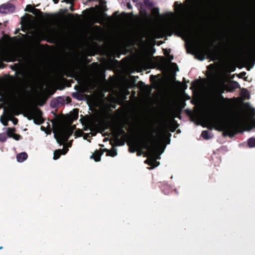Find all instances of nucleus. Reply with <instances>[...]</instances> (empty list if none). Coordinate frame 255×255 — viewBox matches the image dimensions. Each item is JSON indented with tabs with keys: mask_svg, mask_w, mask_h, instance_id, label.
<instances>
[{
	"mask_svg": "<svg viewBox=\"0 0 255 255\" xmlns=\"http://www.w3.org/2000/svg\"><path fill=\"white\" fill-rule=\"evenodd\" d=\"M174 10L179 23L167 25L163 30L168 36L174 32L185 41L187 53L191 54V0H185L184 3H174Z\"/></svg>",
	"mask_w": 255,
	"mask_h": 255,
	"instance_id": "1",
	"label": "nucleus"
},
{
	"mask_svg": "<svg viewBox=\"0 0 255 255\" xmlns=\"http://www.w3.org/2000/svg\"><path fill=\"white\" fill-rule=\"evenodd\" d=\"M194 0H192V55L199 60L205 59L212 60H217L221 54L224 51L233 50L235 46V42L233 40H224L220 45H216L213 49L212 46L215 45V41L211 39L195 44L194 40ZM227 40V39H226Z\"/></svg>",
	"mask_w": 255,
	"mask_h": 255,
	"instance_id": "2",
	"label": "nucleus"
},
{
	"mask_svg": "<svg viewBox=\"0 0 255 255\" xmlns=\"http://www.w3.org/2000/svg\"><path fill=\"white\" fill-rule=\"evenodd\" d=\"M223 92L222 91L218 95L217 99L223 101L228 107H229L228 112L232 118L211 115L206 119V127L211 130L214 128L218 131H222L224 136L233 137L237 133V131L239 128L240 116L238 112L231 109V105L228 103L231 99L225 98L222 95Z\"/></svg>",
	"mask_w": 255,
	"mask_h": 255,
	"instance_id": "3",
	"label": "nucleus"
},
{
	"mask_svg": "<svg viewBox=\"0 0 255 255\" xmlns=\"http://www.w3.org/2000/svg\"><path fill=\"white\" fill-rule=\"evenodd\" d=\"M133 148H129L130 152H134L137 149H139L141 146L147 150L149 158L145 161V163L151 166L152 168L159 165V162L157 161L156 159L160 158V155L163 151L158 152L159 141L154 135V131L150 132L141 138L134 139L133 140Z\"/></svg>",
	"mask_w": 255,
	"mask_h": 255,
	"instance_id": "4",
	"label": "nucleus"
},
{
	"mask_svg": "<svg viewBox=\"0 0 255 255\" xmlns=\"http://www.w3.org/2000/svg\"><path fill=\"white\" fill-rule=\"evenodd\" d=\"M75 129V126L60 127L58 129L60 137L58 138L57 135H54L58 143L62 144L64 142L67 141L70 136L73 134Z\"/></svg>",
	"mask_w": 255,
	"mask_h": 255,
	"instance_id": "5",
	"label": "nucleus"
},
{
	"mask_svg": "<svg viewBox=\"0 0 255 255\" xmlns=\"http://www.w3.org/2000/svg\"><path fill=\"white\" fill-rule=\"evenodd\" d=\"M28 116L27 119L29 120H33L35 124L40 125L44 122L42 118L43 113L42 111L37 107H33L27 111Z\"/></svg>",
	"mask_w": 255,
	"mask_h": 255,
	"instance_id": "6",
	"label": "nucleus"
},
{
	"mask_svg": "<svg viewBox=\"0 0 255 255\" xmlns=\"http://www.w3.org/2000/svg\"><path fill=\"white\" fill-rule=\"evenodd\" d=\"M125 126L122 124L117 127H113L112 130L113 132V134L115 137V142L116 146L123 145L125 144V141L121 140L119 137L121 135H127V133L124 129Z\"/></svg>",
	"mask_w": 255,
	"mask_h": 255,
	"instance_id": "7",
	"label": "nucleus"
},
{
	"mask_svg": "<svg viewBox=\"0 0 255 255\" xmlns=\"http://www.w3.org/2000/svg\"><path fill=\"white\" fill-rule=\"evenodd\" d=\"M15 7L12 4H3L0 6V13L7 14L13 12Z\"/></svg>",
	"mask_w": 255,
	"mask_h": 255,
	"instance_id": "8",
	"label": "nucleus"
},
{
	"mask_svg": "<svg viewBox=\"0 0 255 255\" xmlns=\"http://www.w3.org/2000/svg\"><path fill=\"white\" fill-rule=\"evenodd\" d=\"M227 87L229 92H233L235 89L240 87L239 83L234 80L230 81L227 85Z\"/></svg>",
	"mask_w": 255,
	"mask_h": 255,
	"instance_id": "9",
	"label": "nucleus"
},
{
	"mask_svg": "<svg viewBox=\"0 0 255 255\" xmlns=\"http://www.w3.org/2000/svg\"><path fill=\"white\" fill-rule=\"evenodd\" d=\"M103 154V151L100 152V150H96L94 153L90 156V158L93 159L96 162L101 160V157Z\"/></svg>",
	"mask_w": 255,
	"mask_h": 255,
	"instance_id": "10",
	"label": "nucleus"
},
{
	"mask_svg": "<svg viewBox=\"0 0 255 255\" xmlns=\"http://www.w3.org/2000/svg\"><path fill=\"white\" fill-rule=\"evenodd\" d=\"M248 66L247 67V69L250 71L253 68L255 64V55H252L248 60Z\"/></svg>",
	"mask_w": 255,
	"mask_h": 255,
	"instance_id": "11",
	"label": "nucleus"
},
{
	"mask_svg": "<svg viewBox=\"0 0 255 255\" xmlns=\"http://www.w3.org/2000/svg\"><path fill=\"white\" fill-rule=\"evenodd\" d=\"M67 152V150L64 151L63 149H57L55 150L54 152L53 159L57 160L59 159L62 154H65Z\"/></svg>",
	"mask_w": 255,
	"mask_h": 255,
	"instance_id": "12",
	"label": "nucleus"
},
{
	"mask_svg": "<svg viewBox=\"0 0 255 255\" xmlns=\"http://www.w3.org/2000/svg\"><path fill=\"white\" fill-rule=\"evenodd\" d=\"M25 10L29 11V12H32L33 13H35V12H34V11L37 12L41 15L43 14V12L41 11L40 9L34 8L31 4L27 5Z\"/></svg>",
	"mask_w": 255,
	"mask_h": 255,
	"instance_id": "13",
	"label": "nucleus"
},
{
	"mask_svg": "<svg viewBox=\"0 0 255 255\" xmlns=\"http://www.w3.org/2000/svg\"><path fill=\"white\" fill-rule=\"evenodd\" d=\"M27 156L26 152L20 153L16 156L17 160L19 162H22L27 159Z\"/></svg>",
	"mask_w": 255,
	"mask_h": 255,
	"instance_id": "14",
	"label": "nucleus"
},
{
	"mask_svg": "<svg viewBox=\"0 0 255 255\" xmlns=\"http://www.w3.org/2000/svg\"><path fill=\"white\" fill-rule=\"evenodd\" d=\"M179 125L175 120H173L172 123L170 124L169 129L171 132H174L176 129L178 127Z\"/></svg>",
	"mask_w": 255,
	"mask_h": 255,
	"instance_id": "15",
	"label": "nucleus"
},
{
	"mask_svg": "<svg viewBox=\"0 0 255 255\" xmlns=\"http://www.w3.org/2000/svg\"><path fill=\"white\" fill-rule=\"evenodd\" d=\"M201 136L205 139H209L213 137L212 133L209 132L208 130H203L201 133Z\"/></svg>",
	"mask_w": 255,
	"mask_h": 255,
	"instance_id": "16",
	"label": "nucleus"
},
{
	"mask_svg": "<svg viewBox=\"0 0 255 255\" xmlns=\"http://www.w3.org/2000/svg\"><path fill=\"white\" fill-rule=\"evenodd\" d=\"M44 19L47 22H51L54 20L55 16L52 14L45 13Z\"/></svg>",
	"mask_w": 255,
	"mask_h": 255,
	"instance_id": "17",
	"label": "nucleus"
},
{
	"mask_svg": "<svg viewBox=\"0 0 255 255\" xmlns=\"http://www.w3.org/2000/svg\"><path fill=\"white\" fill-rule=\"evenodd\" d=\"M15 131V128H8L7 129L6 131V135L7 137H12V136H10V135H13V134L14 133V132Z\"/></svg>",
	"mask_w": 255,
	"mask_h": 255,
	"instance_id": "18",
	"label": "nucleus"
},
{
	"mask_svg": "<svg viewBox=\"0 0 255 255\" xmlns=\"http://www.w3.org/2000/svg\"><path fill=\"white\" fill-rule=\"evenodd\" d=\"M248 144L250 147H255V137H251L248 139Z\"/></svg>",
	"mask_w": 255,
	"mask_h": 255,
	"instance_id": "19",
	"label": "nucleus"
},
{
	"mask_svg": "<svg viewBox=\"0 0 255 255\" xmlns=\"http://www.w3.org/2000/svg\"><path fill=\"white\" fill-rule=\"evenodd\" d=\"M151 14L154 16H158L160 14L159 9L158 7H154L151 9Z\"/></svg>",
	"mask_w": 255,
	"mask_h": 255,
	"instance_id": "20",
	"label": "nucleus"
},
{
	"mask_svg": "<svg viewBox=\"0 0 255 255\" xmlns=\"http://www.w3.org/2000/svg\"><path fill=\"white\" fill-rule=\"evenodd\" d=\"M8 114L10 116H12L13 115H18L19 113L16 109L11 108L8 111Z\"/></svg>",
	"mask_w": 255,
	"mask_h": 255,
	"instance_id": "21",
	"label": "nucleus"
},
{
	"mask_svg": "<svg viewBox=\"0 0 255 255\" xmlns=\"http://www.w3.org/2000/svg\"><path fill=\"white\" fill-rule=\"evenodd\" d=\"M117 154V149L116 148H113L111 150L108 151L107 153L108 156H111L112 157H114Z\"/></svg>",
	"mask_w": 255,
	"mask_h": 255,
	"instance_id": "22",
	"label": "nucleus"
},
{
	"mask_svg": "<svg viewBox=\"0 0 255 255\" xmlns=\"http://www.w3.org/2000/svg\"><path fill=\"white\" fill-rule=\"evenodd\" d=\"M143 3L147 8H151L153 6V3L150 1V0H144Z\"/></svg>",
	"mask_w": 255,
	"mask_h": 255,
	"instance_id": "23",
	"label": "nucleus"
},
{
	"mask_svg": "<svg viewBox=\"0 0 255 255\" xmlns=\"http://www.w3.org/2000/svg\"><path fill=\"white\" fill-rule=\"evenodd\" d=\"M100 5H101L102 9L103 11L107 10V8L106 5V1L104 0H100Z\"/></svg>",
	"mask_w": 255,
	"mask_h": 255,
	"instance_id": "24",
	"label": "nucleus"
},
{
	"mask_svg": "<svg viewBox=\"0 0 255 255\" xmlns=\"http://www.w3.org/2000/svg\"><path fill=\"white\" fill-rule=\"evenodd\" d=\"M7 135L5 133H0V141L4 142L7 139Z\"/></svg>",
	"mask_w": 255,
	"mask_h": 255,
	"instance_id": "25",
	"label": "nucleus"
},
{
	"mask_svg": "<svg viewBox=\"0 0 255 255\" xmlns=\"http://www.w3.org/2000/svg\"><path fill=\"white\" fill-rule=\"evenodd\" d=\"M250 116L251 118V121L252 120L255 119V109H254V108L251 109V110L250 111Z\"/></svg>",
	"mask_w": 255,
	"mask_h": 255,
	"instance_id": "26",
	"label": "nucleus"
},
{
	"mask_svg": "<svg viewBox=\"0 0 255 255\" xmlns=\"http://www.w3.org/2000/svg\"><path fill=\"white\" fill-rule=\"evenodd\" d=\"M78 118V110L77 109H75L73 110V119L74 120H77Z\"/></svg>",
	"mask_w": 255,
	"mask_h": 255,
	"instance_id": "27",
	"label": "nucleus"
},
{
	"mask_svg": "<svg viewBox=\"0 0 255 255\" xmlns=\"http://www.w3.org/2000/svg\"><path fill=\"white\" fill-rule=\"evenodd\" d=\"M83 134V131L80 129H76L75 132V135L76 137H80V136H82Z\"/></svg>",
	"mask_w": 255,
	"mask_h": 255,
	"instance_id": "28",
	"label": "nucleus"
},
{
	"mask_svg": "<svg viewBox=\"0 0 255 255\" xmlns=\"http://www.w3.org/2000/svg\"><path fill=\"white\" fill-rule=\"evenodd\" d=\"M251 126H250L247 129V130L248 131L251 130L253 128H255V119H253L251 121Z\"/></svg>",
	"mask_w": 255,
	"mask_h": 255,
	"instance_id": "29",
	"label": "nucleus"
},
{
	"mask_svg": "<svg viewBox=\"0 0 255 255\" xmlns=\"http://www.w3.org/2000/svg\"><path fill=\"white\" fill-rule=\"evenodd\" d=\"M0 122L4 126H7L8 125V120L5 118L1 117L0 118Z\"/></svg>",
	"mask_w": 255,
	"mask_h": 255,
	"instance_id": "30",
	"label": "nucleus"
},
{
	"mask_svg": "<svg viewBox=\"0 0 255 255\" xmlns=\"http://www.w3.org/2000/svg\"><path fill=\"white\" fill-rule=\"evenodd\" d=\"M10 136H12V138L16 140H19V139L22 138V137L20 135L16 133H14L13 135H10Z\"/></svg>",
	"mask_w": 255,
	"mask_h": 255,
	"instance_id": "31",
	"label": "nucleus"
},
{
	"mask_svg": "<svg viewBox=\"0 0 255 255\" xmlns=\"http://www.w3.org/2000/svg\"><path fill=\"white\" fill-rule=\"evenodd\" d=\"M194 87V82H192V105H194L195 104V100L194 99V96H193V93L194 92V91L193 90Z\"/></svg>",
	"mask_w": 255,
	"mask_h": 255,
	"instance_id": "32",
	"label": "nucleus"
},
{
	"mask_svg": "<svg viewBox=\"0 0 255 255\" xmlns=\"http://www.w3.org/2000/svg\"><path fill=\"white\" fill-rule=\"evenodd\" d=\"M186 113L188 116L189 117L190 120L191 121V110L187 109L186 110Z\"/></svg>",
	"mask_w": 255,
	"mask_h": 255,
	"instance_id": "33",
	"label": "nucleus"
},
{
	"mask_svg": "<svg viewBox=\"0 0 255 255\" xmlns=\"http://www.w3.org/2000/svg\"><path fill=\"white\" fill-rule=\"evenodd\" d=\"M12 122H13V124L15 125H17V123H18V120L16 118H14L13 119H12Z\"/></svg>",
	"mask_w": 255,
	"mask_h": 255,
	"instance_id": "34",
	"label": "nucleus"
},
{
	"mask_svg": "<svg viewBox=\"0 0 255 255\" xmlns=\"http://www.w3.org/2000/svg\"><path fill=\"white\" fill-rule=\"evenodd\" d=\"M127 7L128 8V9H132V6L129 2L127 3Z\"/></svg>",
	"mask_w": 255,
	"mask_h": 255,
	"instance_id": "35",
	"label": "nucleus"
},
{
	"mask_svg": "<svg viewBox=\"0 0 255 255\" xmlns=\"http://www.w3.org/2000/svg\"><path fill=\"white\" fill-rule=\"evenodd\" d=\"M180 85L181 86V88L182 90H185V89L187 88V85L186 84H182L181 83H180Z\"/></svg>",
	"mask_w": 255,
	"mask_h": 255,
	"instance_id": "36",
	"label": "nucleus"
},
{
	"mask_svg": "<svg viewBox=\"0 0 255 255\" xmlns=\"http://www.w3.org/2000/svg\"><path fill=\"white\" fill-rule=\"evenodd\" d=\"M66 100L67 103H70L71 102V99L69 97H67Z\"/></svg>",
	"mask_w": 255,
	"mask_h": 255,
	"instance_id": "37",
	"label": "nucleus"
},
{
	"mask_svg": "<svg viewBox=\"0 0 255 255\" xmlns=\"http://www.w3.org/2000/svg\"><path fill=\"white\" fill-rule=\"evenodd\" d=\"M72 5L70 6V10H71V11H74V6L73 5V1L72 2V3H71Z\"/></svg>",
	"mask_w": 255,
	"mask_h": 255,
	"instance_id": "38",
	"label": "nucleus"
},
{
	"mask_svg": "<svg viewBox=\"0 0 255 255\" xmlns=\"http://www.w3.org/2000/svg\"><path fill=\"white\" fill-rule=\"evenodd\" d=\"M246 74V73L245 72H241L240 74V77H243V76H245Z\"/></svg>",
	"mask_w": 255,
	"mask_h": 255,
	"instance_id": "39",
	"label": "nucleus"
},
{
	"mask_svg": "<svg viewBox=\"0 0 255 255\" xmlns=\"http://www.w3.org/2000/svg\"><path fill=\"white\" fill-rule=\"evenodd\" d=\"M64 100L61 97H59L58 98V102H61L62 101H64Z\"/></svg>",
	"mask_w": 255,
	"mask_h": 255,
	"instance_id": "40",
	"label": "nucleus"
},
{
	"mask_svg": "<svg viewBox=\"0 0 255 255\" xmlns=\"http://www.w3.org/2000/svg\"><path fill=\"white\" fill-rule=\"evenodd\" d=\"M159 58L161 59L160 63V64H162L164 61V58L163 57H159Z\"/></svg>",
	"mask_w": 255,
	"mask_h": 255,
	"instance_id": "41",
	"label": "nucleus"
},
{
	"mask_svg": "<svg viewBox=\"0 0 255 255\" xmlns=\"http://www.w3.org/2000/svg\"><path fill=\"white\" fill-rule=\"evenodd\" d=\"M192 122L194 121V109H192Z\"/></svg>",
	"mask_w": 255,
	"mask_h": 255,
	"instance_id": "42",
	"label": "nucleus"
},
{
	"mask_svg": "<svg viewBox=\"0 0 255 255\" xmlns=\"http://www.w3.org/2000/svg\"><path fill=\"white\" fill-rule=\"evenodd\" d=\"M100 151V152L103 151V153H104V151H107L108 152V151H109V150H108L107 148H105V149H101Z\"/></svg>",
	"mask_w": 255,
	"mask_h": 255,
	"instance_id": "43",
	"label": "nucleus"
},
{
	"mask_svg": "<svg viewBox=\"0 0 255 255\" xmlns=\"http://www.w3.org/2000/svg\"><path fill=\"white\" fill-rule=\"evenodd\" d=\"M118 13H119V11H115V12H114V13H113V15H114V16H118Z\"/></svg>",
	"mask_w": 255,
	"mask_h": 255,
	"instance_id": "44",
	"label": "nucleus"
},
{
	"mask_svg": "<svg viewBox=\"0 0 255 255\" xmlns=\"http://www.w3.org/2000/svg\"><path fill=\"white\" fill-rule=\"evenodd\" d=\"M74 15L72 13H69L68 14V16L70 18H72L73 17Z\"/></svg>",
	"mask_w": 255,
	"mask_h": 255,
	"instance_id": "45",
	"label": "nucleus"
},
{
	"mask_svg": "<svg viewBox=\"0 0 255 255\" xmlns=\"http://www.w3.org/2000/svg\"><path fill=\"white\" fill-rule=\"evenodd\" d=\"M165 133H167V135H168V136L169 137H170L171 136V133H170L169 132H165Z\"/></svg>",
	"mask_w": 255,
	"mask_h": 255,
	"instance_id": "46",
	"label": "nucleus"
},
{
	"mask_svg": "<svg viewBox=\"0 0 255 255\" xmlns=\"http://www.w3.org/2000/svg\"><path fill=\"white\" fill-rule=\"evenodd\" d=\"M173 59V56H169V60L170 61H171Z\"/></svg>",
	"mask_w": 255,
	"mask_h": 255,
	"instance_id": "47",
	"label": "nucleus"
},
{
	"mask_svg": "<svg viewBox=\"0 0 255 255\" xmlns=\"http://www.w3.org/2000/svg\"><path fill=\"white\" fill-rule=\"evenodd\" d=\"M138 84H139V85H143V84H144L143 82H142V81H139V82H138Z\"/></svg>",
	"mask_w": 255,
	"mask_h": 255,
	"instance_id": "48",
	"label": "nucleus"
},
{
	"mask_svg": "<svg viewBox=\"0 0 255 255\" xmlns=\"http://www.w3.org/2000/svg\"><path fill=\"white\" fill-rule=\"evenodd\" d=\"M74 74H72L71 75H70L69 76L70 77H72V78H74Z\"/></svg>",
	"mask_w": 255,
	"mask_h": 255,
	"instance_id": "49",
	"label": "nucleus"
},
{
	"mask_svg": "<svg viewBox=\"0 0 255 255\" xmlns=\"http://www.w3.org/2000/svg\"><path fill=\"white\" fill-rule=\"evenodd\" d=\"M77 94L76 93H73V96L75 98H78L77 97H76L75 95H76Z\"/></svg>",
	"mask_w": 255,
	"mask_h": 255,
	"instance_id": "50",
	"label": "nucleus"
},
{
	"mask_svg": "<svg viewBox=\"0 0 255 255\" xmlns=\"http://www.w3.org/2000/svg\"><path fill=\"white\" fill-rule=\"evenodd\" d=\"M41 129L42 130H44L45 129V128H44V127L42 126V127H41Z\"/></svg>",
	"mask_w": 255,
	"mask_h": 255,
	"instance_id": "51",
	"label": "nucleus"
},
{
	"mask_svg": "<svg viewBox=\"0 0 255 255\" xmlns=\"http://www.w3.org/2000/svg\"><path fill=\"white\" fill-rule=\"evenodd\" d=\"M44 103H45V101H43V102L41 104H39V105L40 106H42Z\"/></svg>",
	"mask_w": 255,
	"mask_h": 255,
	"instance_id": "52",
	"label": "nucleus"
},
{
	"mask_svg": "<svg viewBox=\"0 0 255 255\" xmlns=\"http://www.w3.org/2000/svg\"><path fill=\"white\" fill-rule=\"evenodd\" d=\"M96 22H97V23H101V21L99 20H97L96 21Z\"/></svg>",
	"mask_w": 255,
	"mask_h": 255,
	"instance_id": "53",
	"label": "nucleus"
},
{
	"mask_svg": "<svg viewBox=\"0 0 255 255\" xmlns=\"http://www.w3.org/2000/svg\"><path fill=\"white\" fill-rule=\"evenodd\" d=\"M164 54L167 55V54H169V53L164 52Z\"/></svg>",
	"mask_w": 255,
	"mask_h": 255,
	"instance_id": "54",
	"label": "nucleus"
},
{
	"mask_svg": "<svg viewBox=\"0 0 255 255\" xmlns=\"http://www.w3.org/2000/svg\"><path fill=\"white\" fill-rule=\"evenodd\" d=\"M95 27H97V28H99V27H99V26H98V25H96V26H95Z\"/></svg>",
	"mask_w": 255,
	"mask_h": 255,
	"instance_id": "55",
	"label": "nucleus"
},
{
	"mask_svg": "<svg viewBox=\"0 0 255 255\" xmlns=\"http://www.w3.org/2000/svg\"><path fill=\"white\" fill-rule=\"evenodd\" d=\"M93 0H87V1H92Z\"/></svg>",
	"mask_w": 255,
	"mask_h": 255,
	"instance_id": "56",
	"label": "nucleus"
},
{
	"mask_svg": "<svg viewBox=\"0 0 255 255\" xmlns=\"http://www.w3.org/2000/svg\"><path fill=\"white\" fill-rule=\"evenodd\" d=\"M180 132V129H178L177 131V132Z\"/></svg>",
	"mask_w": 255,
	"mask_h": 255,
	"instance_id": "57",
	"label": "nucleus"
},
{
	"mask_svg": "<svg viewBox=\"0 0 255 255\" xmlns=\"http://www.w3.org/2000/svg\"><path fill=\"white\" fill-rule=\"evenodd\" d=\"M2 249V247H0V250Z\"/></svg>",
	"mask_w": 255,
	"mask_h": 255,
	"instance_id": "58",
	"label": "nucleus"
},
{
	"mask_svg": "<svg viewBox=\"0 0 255 255\" xmlns=\"http://www.w3.org/2000/svg\"><path fill=\"white\" fill-rule=\"evenodd\" d=\"M103 14H104V15H106V14L105 13H103Z\"/></svg>",
	"mask_w": 255,
	"mask_h": 255,
	"instance_id": "59",
	"label": "nucleus"
},
{
	"mask_svg": "<svg viewBox=\"0 0 255 255\" xmlns=\"http://www.w3.org/2000/svg\"><path fill=\"white\" fill-rule=\"evenodd\" d=\"M76 16H78V15L77 14H75Z\"/></svg>",
	"mask_w": 255,
	"mask_h": 255,
	"instance_id": "60",
	"label": "nucleus"
},
{
	"mask_svg": "<svg viewBox=\"0 0 255 255\" xmlns=\"http://www.w3.org/2000/svg\"><path fill=\"white\" fill-rule=\"evenodd\" d=\"M137 154H138V155H140V153H138Z\"/></svg>",
	"mask_w": 255,
	"mask_h": 255,
	"instance_id": "61",
	"label": "nucleus"
},
{
	"mask_svg": "<svg viewBox=\"0 0 255 255\" xmlns=\"http://www.w3.org/2000/svg\"><path fill=\"white\" fill-rule=\"evenodd\" d=\"M1 25V23H0V25Z\"/></svg>",
	"mask_w": 255,
	"mask_h": 255,
	"instance_id": "62",
	"label": "nucleus"
}]
</instances>
